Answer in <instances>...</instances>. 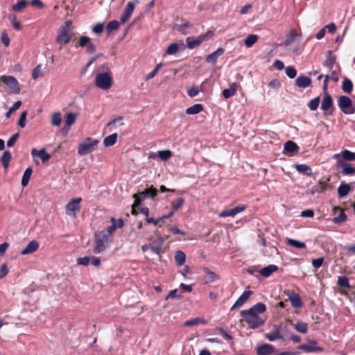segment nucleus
<instances>
[{
	"label": "nucleus",
	"instance_id": "nucleus-23",
	"mask_svg": "<svg viewBox=\"0 0 355 355\" xmlns=\"http://www.w3.org/2000/svg\"><path fill=\"white\" fill-rule=\"evenodd\" d=\"M295 83L299 87L306 88L311 85V80L307 76H300L297 78Z\"/></svg>",
	"mask_w": 355,
	"mask_h": 355
},
{
	"label": "nucleus",
	"instance_id": "nucleus-55",
	"mask_svg": "<svg viewBox=\"0 0 355 355\" xmlns=\"http://www.w3.org/2000/svg\"><path fill=\"white\" fill-rule=\"evenodd\" d=\"M199 92H200V89L198 86H193L187 89V94L190 97H194V96H197L199 94Z\"/></svg>",
	"mask_w": 355,
	"mask_h": 355
},
{
	"label": "nucleus",
	"instance_id": "nucleus-10",
	"mask_svg": "<svg viewBox=\"0 0 355 355\" xmlns=\"http://www.w3.org/2000/svg\"><path fill=\"white\" fill-rule=\"evenodd\" d=\"M0 82H2L8 85L12 93L19 94L20 92L21 89L19 84L14 76H0Z\"/></svg>",
	"mask_w": 355,
	"mask_h": 355
},
{
	"label": "nucleus",
	"instance_id": "nucleus-36",
	"mask_svg": "<svg viewBox=\"0 0 355 355\" xmlns=\"http://www.w3.org/2000/svg\"><path fill=\"white\" fill-rule=\"evenodd\" d=\"M352 89H353L352 82L349 79L345 78L343 82V85H342L343 91L345 93L350 94L352 91Z\"/></svg>",
	"mask_w": 355,
	"mask_h": 355
},
{
	"label": "nucleus",
	"instance_id": "nucleus-47",
	"mask_svg": "<svg viewBox=\"0 0 355 355\" xmlns=\"http://www.w3.org/2000/svg\"><path fill=\"white\" fill-rule=\"evenodd\" d=\"M338 284L340 286L349 288H350V284L349 283V279L346 276H340L338 279Z\"/></svg>",
	"mask_w": 355,
	"mask_h": 355
},
{
	"label": "nucleus",
	"instance_id": "nucleus-37",
	"mask_svg": "<svg viewBox=\"0 0 355 355\" xmlns=\"http://www.w3.org/2000/svg\"><path fill=\"white\" fill-rule=\"evenodd\" d=\"M265 337L270 341H275L278 339L284 340L283 336L278 331H270V333L266 334Z\"/></svg>",
	"mask_w": 355,
	"mask_h": 355
},
{
	"label": "nucleus",
	"instance_id": "nucleus-62",
	"mask_svg": "<svg viewBox=\"0 0 355 355\" xmlns=\"http://www.w3.org/2000/svg\"><path fill=\"white\" fill-rule=\"evenodd\" d=\"M19 137V134L18 133H15L7 141V146L8 147H11L16 142L17 138Z\"/></svg>",
	"mask_w": 355,
	"mask_h": 355
},
{
	"label": "nucleus",
	"instance_id": "nucleus-9",
	"mask_svg": "<svg viewBox=\"0 0 355 355\" xmlns=\"http://www.w3.org/2000/svg\"><path fill=\"white\" fill-rule=\"evenodd\" d=\"M82 202L81 198H76L71 200L65 207V212L67 215H73L74 217L76 216L77 213L80 210V202Z\"/></svg>",
	"mask_w": 355,
	"mask_h": 355
},
{
	"label": "nucleus",
	"instance_id": "nucleus-11",
	"mask_svg": "<svg viewBox=\"0 0 355 355\" xmlns=\"http://www.w3.org/2000/svg\"><path fill=\"white\" fill-rule=\"evenodd\" d=\"M78 46L85 47V52L87 54H92L96 52V46L91 42V38L87 36H81L79 39Z\"/></svg>",
	"mask_w": 355,
	"mask_h": 355
},
{
	"label": "nucleus",
	"instance_id": "nucleus-2",
	"mask_svg": "<svg viewBox=\"0 0 355 355\" xmlns=\"http://www.w3.org/2000/svg\"><path fill=\"white\" fill-rule=\"evenodd\" d=\"M110 240L105 231H99L95 234V246L94 253L99 254L105 250L110 245Z\"/></svg>",
	"mask_w": 355,
	"mask_h": 355
},
{
	"label": "nucleus",
	"instance_id": "nucleus-22",
	"mask_svg": "<svg viewBox=\"0 0 355 355\" xmlns=\"http://www.w3.org/2000/svg\"><path fill=\"white\" fill-rule=\"evenodd\" d=\"M278 270V267L276 265H268L259 270V273L263 277H270L274 272Z\"/></svg>",
	"mask_w": 355,
	"mask_h": 355
},
{
	"label": "nucleus",
	"instance_id": "nucleus-33",
	"mask_svg": "<svg viewBox=\"0 0 355 355\" xmlns=\"http://www.w3.org/2000/svg\"><path fill=\"white\" fill-rule=\"evenodd\" d=\"M187 46L189 49H193L200 45L199 40L197 37H188L186 39Z\"/></svg>",
	"mask_w": 355,
	"mask_h": 355
},
{
	"label": "nucleus",
	"instance_id": "nucleus-31",
	"mask_svg": "<svg viewBox=\"0 0 355 355\" xmlns=\"http://www.w3.org/2000/svg\"><path fill=\"white\" fill-rule=\"evenodd\" d=\"M32 173L33 170L31 167H28L25 170L21 178V185L24 187L28 184Z\"/></svg>",
	"mask_w": 355,
	"mask_h": 355
},
{
	"label": "nucleus",
	"instance_id": "nucleus-18",
	"mask_svg": "<svg viewBox=\"0 0 355 355\" xmlns=\"http://www.w3.org/2000/svg\"><path fill=\"white\" fill-rule=\"evenodd\" d=\"M225 49L223 48L220 47L217 49L216 51L207 56L206 62L208 63H211L212 64H215L216 63L218 58L223 55Z\"/></svg>",
	"mask_w": 355,
	"mask_h": 355
},
{
	"label": "nucleus",
	"instance_id": "nucleus-38",
	"mask_svg": "<svg viewBox=\"0 0 355 355\" xmlns=\"http://www.w3.org/2000/svg\"><path fill=\"white\" fill-rule=\"evenodd\" d=\"M298 34L296 30L292 29L290 31L288 34L286 35V38L285 40V45L289 46L294 40L297 37Z\"/></svg>",
	"mask_w": 355,
	"mask_h": 355
},
{
	"label": "nucleus",
	"instance_id": "nucleus-12",
	"mask_svg": "<svg viewBox=\"0 0 355 355\" xmlns=\"http://www.w3.org/2000/svg\"><path fill=\"white\" fill-rule=\"evenodd\" d=\"M246 208L247 206L245 205L241 204L232 209L222 211L219 213L218 216L221 218H225L228 216L234 217L239 213L245 211Z\"/></svg>",
	"mask_w": 355,
	"mask_h": 355
},
{
	"label": "nucleus",
	"instance_id": "nucleus-48",
	"mask_svg": "<svg viewBox=\"0 0 355 355\" xmlns=\"http://www.w3.org/2000/svg\"><path fill=\"white\" fill-rule=\"evenodd\" d=\"M178 44L177 43H172L167 47L166 50V54L174 55L178 51Z\"/></svg>",
	"mask_w": 355,
	"mask_h": 355
},
{
	"label": "nucleus",
	"instance_id": "nucleus-1",
	"mask_svg": "<svg viewBox=\"0 0 355 355\" xmlns=\"http://www.w3.org/2000/svg\"><path fill=\"white\" fill-rule=\"evenodd\" d=\"M72 37V21L71 20H67L60 27L55 41L60 45H65L70 42Z\"/></svg>",
	"mask_w": 355,
	"mask_h": 355
},
{
	"label": "nucleus",
	"instance_id": "nucleus-17",
	"mask_svg": "<svg viewBox=\"0 0 355 355\" xmlns=\"http://www.w3.org/2000/svg\"><path fill=\"white\" fill-rule=\"evenodd\" d=\"M164 239L162 236H159L157 239L153 241L150 244V250L155 254L159 255L162 251V247L164 243Z\"/></svg>",
	"mask_w": 355,
	"mask_h": 355
},
{
	"label": "nucleus",
	"instance_id": "nucleus-5",
	"mask_svg": "<svg viewBox=\"0 0 355 355\" xmlns=\"http://www.w3.org/2000/svg\"><path fill=\"white\" fill-rule=\"evenodd\" d=\"M157 195V191L155 188L150 187L146 188L144 191L135 193L132 198L135 200V205L139 206L142 201L148 198H154Z\"/></svg>",
	"mask_w": 355,
	"mask_h": 355
},
{
	"label": "nucleus",
	"instance_id": "nucleus-8",
	"mask_svg": "<svg viewBox=\"0 0 355 355\" xmlns=\"http://www.w3.org/2000/svg\"><path fill=\"white\" fill-rule=\"evenodd\" d=\"M338 107L346 114L354 113L355 108L352 106L351 98L346 96H341L338 101Z\"/></svg>",
	"mask_w": 355,
	"mask_h": 355
},
{
	"label": "nucleus",
	"instance_id": "nucleus-64",
	"mask_svg": "<svg viewBox=\"0 0 355 355\" xmlns=\"http://www.w3.org/2000/svg\"><path fill=\"white\" fill-rule=\"evenodd\" d=\"M347 253L349 256H352L355 254V243L352 245H350L346 248Z\"/></svg>",
	"mask_w": 355,
	"mask_h": 355
},
{
	"label": "nucleus",
	"instance_id": "nucleus-56",
	"mask_svg": "<svg viewBox=\"0 0 355 355\" xmlns=\"http://www.w3.org/2000/svg\"><path fill=\"white\" fill-rule=\"evenodd\" d=\"M27 112L24 111L21 112L20 115V118L18 121V125L21 128H24L26 125V120Z\"/></svg>",
	"mask_w": 355,
	"mask_h": 355
},
{
	"label": "nucleus",
	"instance_id": "nucleus-53",
	"mask_svg": "<svg viewBox=\"0 0 355 355\" xmlns=\"http://www.w3.org/2000/svg\"><path fill=\"white\" fill-rule=\"evenodd\" d=\"M178 289H173L169 292L168 295L165 297V300H168L169 298L172 299H180L182 296L179 295Z\"/></svg>",
	"mask_w": 355,
	"mask_h": 355
},
{
	"label": "nucleus",
	"instance_id": "nucleus-30",
	"mask_svg": "<svg viewBox=\"0 0 355 355\" xmlns=\"http://www.w3.org/2000/svg\"><path fill=\"white\" fill-rule=\"evenodd\" d=\"M77 117H78V114L73 113V112H68L65 115V119H64L65 125L71 126V125H73L76 122Z\"/></svg>",
	"mask_w": 355,
	"mask_h": 355
},
{
	"label": "nucleus",
	"instance_id": "nucleus-21",
	"mask_svg": "<svg viewBox=\"0 0 355 355\" xmlns=\"http://www.w3.org/2000/svg\"><path fill=\"white\" fill-rule=\"evenodd\" d=\"M288 300L294 308H301L303 306L301 297L297 293H292L289 295Z\"/></svg>",
	"mask_w": 355,
	"mask_h": 355
},
{
	"label": "nucleus",
	"instance_id": "nucleus-44",
	"mask_svg": "<svg viewBox=\"0 0 355 355\" xmlns=\"http://www.w3.org/2000/svg\"><path fill=\"white\" fill-rule=\"evenodd\" d=\"M184 203V200L182 198H179L176 200L171 202V205L173 211L178 210Z\"/></svg>",
	"mask_w": 355,
	"mask_h": 355
},
{
	"label": "nucleus",
	"instance_id": "nucleus-25",
	"mask_svg": "<svg viewBox=\"0 0 355 355\" xmlns=\"http://www.w3.org/2000/svg\"><path fill=\"white\" fill-rule=\"evenodd\" d=\"M237 89H238V84L236 83H233L232 84L230 85V88L225 89L222 92V94L225 98H229L235 94Z\"/></svg>",
	"mask_w": 355,
	"mask_h": 355
},
{
	"label": "nucleus",
	"instance_id": "nucleus-14",
	"mask_svg": "<svg viewBox=\"0 0 355 355\" xmlns=\"http://www.w3.org/2000/svg\"><path fill=\"white\" fill-rule=\"evenodd\" d=\"M138 3V0H133L128 3L125 8L124 12L120 18V21L122 24L125 23L129 19L135 10V6Z\"/></svg>",
	"mask_w": 355,
	"mask_h": 355
},
{
	"label": "nucleus",
	"instance_id": "nucleus-39",
	"mask_svg": "<svg viewBox=\"0 0 355 355\" xmlns=\"http://www.w3.org/2000/svg\"><path fill=\"white\" fill-rule=\"evenodd\" d=\"M259 37L257 35L250 34L245 40V45L247 47L252 46L258 40Z\"/></svg>",
	"mask_w": 355,
	"mask_h": 355
},
{
	"label": "nucleus",
	"instance_id": "nucleus-28",
	"mask_svg": "<svg viewBox=\"0 0 355 355\" xmlns=\"http://www.w3.org/2000/svg\"><path fill=\"white\" fill-rule=\"evenodd\" d=\"M336 62V57L333 55L331 51H327V58L324 65L328 67L329 70H332L333 67Z\"/></svg>",
	"mask_w": 355,
	"mask_h": 355
},
{
	"label": "nucleus",
	"instance_id": "nucleus-45",
	"mask_svg": "<svg viewBox=\"0 0 355 355\" xmlns=\"http://www.w3.org/2000/svg\"><path fill=\"white\" fill-rule=\"evenodd\" d=\"M62 122V117L60 112H55L51 116V124L53 126H60Z\"/></svg>",
	"mask_w": 355,
	"mask_h": 355
},
{
	"label": "nucleus",
	"instance_id": "nucleus-35",
	"mask_svg": "<svg viewBox=\"0 0 355 355\" xmlns=\"http://www.w3.org/2000/svg\"><path fill=\"white\" fill-rule=\"evenodd\" d=\"M202 270L204 273L207 276L208 282H213L219 279V276L211 271L209 268L205 267L203 268Z\"/></svg>",
	"mask_w": 355,
	"mask_h": 355
},
{
	"label": "nucleus",
	"instance_id": "nucleus-63",
	"mask_svg": "<svg viewBox=\"0 0 355 355\" xmlns=\"http://www.w3.org/2000/svg\"><path fill=\"white\" fill-rule=\"evenodd\" d=\"M281 84L279 80L273 79L268 83V86L272 89H278L280 87Z\"/></svg>",
	"mask_w": 355,
	"mask_h": 355
},
{
	"label": "nucleus",
	"instance_id": "nucleus-46",
	"mask_svg": "<svg viewBox=\"0 0 355 355\" xmlns=\"http://www.w3.org/2000/svg\"><path fill=\"white\" fill-rule=\"evenodd\" d=\"M213 36L214 32L212 31H208L206 33L198 36L197 38L201 44L203 42L207 41L209 39H211Z\"/></svg>",
	"mask_w": 355,
	"mask_h": 355
},
{
	"label": "nucleus",
	"instance_id": "nucleus-41",
	"mask_svg": "<svg viewBox=\"0 0 355 355\" xmlns=\"http://www.w3.org/2000/svg\"><path fill=\"white\" fill-rule=\"evenodd\" d=\"M28 5L26 0H21L12 6V9L15 12H20Z\"/></svg>",
	"mask_w": 355,
	"mask_h": 355
},
{
	"label": "nucleus",
	"instance_id": "nucleus-60",
	"mask_svg": "<svg viewBox=\"0 0 355 355\" xmlns=\"http://www.w3.org/2000/svg\"><path fill=\"white\" fill-rule=\"evenodd\" d=\"M103 31V24L98 23L92 27V31L96 35H100Z\"/></svg>",
	"mask_w": 355,
	"mask_h": 355
},
{
	"label": "nucleus",
	"instance_id": "nucleus-50",
	"mask_svg": "<svg viewBox=\"0 0 355 355\" xmlns=\"http://www.w3.org/2000/svg\"><path fill=\"white\" fill-rule=\"evenodd\" d=\"M41 64H38L32 72V78L34 80L37 79L40 76H42Z\"/></svg>",
	"mask_w": 355,
	"mask_h": 355
},
{
	"label": "nucleus",
	"instance_id": "nucleus-13",
	"mask_svg": "<svg viewBox=\"0 0 355 355\" xmlns=\"http://www.w3.org/2000/svg\"><path fill=\"white\" fill-rule=\"evenodd\" d=\"M299 349L303 350L306 353H311L316 352H322V348L318 345L315 340H309L306 344H302L298 346Z\"/></svg>",
	"mask_w": 355,
	"mask_h": 355
},
{
	"label": "nucleus",
	"instance_id": "nucleus-61",
	"mask_svg": "<svg viewBox=\"0 0 355 355\" xmlns=\"http://www.w3.org/2000/svg\"><path fill=\"white\" fill-rule=\"evenodd\" d=\"M347 220V216L344 213H340L337 217L334 218V222L341 223Z\"/></svg>",
	"mask_w": 355,
	"mask_h": 355
},
{
	"label": "nucleus",
	"instance_id": "nucleus-19",
	"mask_svg": "<svg viewBox=\"0 0 355 355\" xmlns=\"http://www.w3.org/2000/svg\"><path fill=\"white\" fill-rule=\"evenodd\" d=\"M298 150H299V147L296 144V143H295L294 141L289 140V141H287L284 144V150H283V153L284 154L297 153Z\"/></svg>",
	"mask_w": 355,
	"mask_h": 355
},
{
	"label": "nucleus",
	"instance_id": "nucleus-16",
	"mask_svg": "<svg viewBox=\"0 0 355 355\" xmlns=\"http://www.w3.org/2000/svg\"><path fill=\"white\" fill-rule=\"evenodd\" d=\"M275 352V348L270 344H263L257 347L258 355H270Z\"/></svg>",
	"mask_w": 355,
	"mask_h": 355
},
{
	"label": "nucleus",
	"instance_id": "nucleus-43",
	"mask_svg": "<svg viewBox=\"0 0 355 355\" xmlns=\"http://www.w3.org/2000/svg\"><path fill=\"white\" fill-rule=\"evenodd\" d=\"M295 329L300 333L306 334L308 330V325L304 322H298L295 324Z\"/></svg>",
	"mask_w": 355,
	"mask_h": 355
},
{
	"label": "nucleus",
	"instance_id": "nucleus-7",
	"mask_svg": "<svg viewBox=\"0 0 355 355\" xmlns=\"http://www.w3.org/2000/svg\"><path fill=\"white\" fill-rule=\"evenodd\" d=\"M240 315L252 329L259 328L264 324V320L259 315L248 313L245 311H241Z\"/></svg>",
	"mask_w": 355,
	"mask_h": 355
},
{
	"label": "nucleus",
	"instance_id": "nucleus-34",
	"mask_svg": "<svg viewBox=\"0 0 355 355\" xmlns=\"http://www.w3.org/2000/svg\"><path fill=\"white\" fill-rule=\"evenodd\" d=\"M203 110V105L202 104H195L186 110L187 114H196Z\"/></svg>",
	"mask_w": 355,
	"mask_h": 355
},
{
	"label": "nucleus",
	"instance_id": "nucleus-24",
	"mask_svg": "<svg viewBox=\"0 0 355 355\" xmlns=\"http://www.w3.org/2000/svg\"><path fill=\"white\" fill-rule=\"evenodd\" d=\"M295 168L300 174L310 177L313 175L311 168L306 164H296Z\"/></svg>",
	"mask_w": 355,
	"mask_h": 355
},
{
	"label": "nucleus",
	"instance_id": "nucleus-51",
	"mask_svg": "<svg viewBox=\"0 0 355 355\" xmlns=\"http://www.w3.org/2000/svg\"><path fill=\"white\" fill-rule=\"evenodd\" d=\"M203 322H204L203 320H202L199 318H195L185 321L184 323V325L190 327V326L197 325L200 323H203Z\"/></svg>",
	"mask_w": 355,
	"mask_h": 355
},
{
	"label": "nucleus",
	"instance_id": "nucleus-27",
	"mask_svg": "<svg viewBox=\"0 0 355 355\" xmlns=\"http://www.w3.org/2000/svg\"><path fill=\"white\" fill-rule=\"evenodd\" d=\"M350 191L349 184L342 183L338 188V196L340 198L346 196Z\"/></svg>",
	"mask_w": 355,
	"mask_h": 355
},
{
	"label": "nucleus",
	"instance_id": "nucleus-54",
	"mask_svg": "<svg viewBox=\"0 0 355 355\" xmlns=\"http://www.w3.org/2000/svg\"><path fill=\"white\" fill-rule=\"evenodd\" d=\"M324 257H320V258H318V259H314L311 261L312 266H313V268L318 269V268H320L322 266V264L324 263Z\"/></svg>",
	"mask_w": 355,
	"mask_h": 355
},
{
	"label": "nucleus",
	"instance_id": "nucleus-59",
	"mask_svg": "<svg viewBox=\"0 0 355 355\" xmlns=\"http://www.w3.org/2000/svg\"><path fill=\"white\" fill-rule=\"evenodd\" d=\"M252 294V291H245L238 298L241 302L244 304V302L250 297V296Z\"/></svg>",
	"mask_w": 355,
	"mask_h": 355
},
{
	"label": "nucleus",
	"instance_id": "nucleus-52",
	"mask_svg": "<svg viewBox=\"0 0 355 355\" xmlns=\"http://www.w3.org/2000/svg\"><path fill=\"white\" fill-rule=\"evenodd\" d=\"M286 74L290 78H294L297 75V71L294 67L288 66L286 68Z\"/></svg>",
	"mask_w": 355,
	"mask_h": 355
},
{
	"label": "nucleus",
	"instance_id": "nucleus-4",
	"mask_svg": "<svg viewBox=\"0 0 355 355\" xmlns=\"http://www.w3.org/2000/svg\"><path fill=\"white\" fill-rule=\"evenodd\" d=\"M112 83L113 79L110 72L100 73L96 76L95 85L101 89H109L112 86Z\"/></svg>",
	"mask_w": 355,
	"mask_h": 355
},
{
	"label": "nucleus",
	"instance_id": "nucleus-49",
	"mask_svg": "<svg viewBox=\"0 0 355 355\" xmlns=\"http://www.w3.org/2000/svg\"><path fill=\"white\" fill-rule=\"evenodd\" d=\"M320 97L317 96L314 98H313L308 104V107L309 109L312 111L316 110L319 106L320 104Z\"/></svg>",
	"mask_w": 355,
	"mask_h": 355
},
{
	"label": "nucleus",
	"instance_id": "nucleus-20",
	"mask_svg": "<svg viewBox=\"0 0 355 355\" xmlns=\"http://www.w3.org/2000/svg\"><path fill=\"white\" fill-rule=\"evenodd\" d=\"M39 243L37 241L33 240L31 241L26 248L21 251V254L22 255H26L28 254H31L37 250L39 248Z\"/></svg>",
	"mask_w": 355,
	"mask_h": 355
},
{
	"label": "nucleus",
	"instance_id": "nucleus-42",
	"mask_svg": "<svg viewBox=\"0 0 355 355\" xmlns=\"http://www.w3.org/2000/svg\"><path fill=\"white\" fill-rule=\"evenodd\" d=\"M119 27V23L116 20H113L110 21L106 26V31L108 34L111 33L112 31H116Z\"/></svg>",
	"mask_w": 355,
	"mask_h": 355
},
{
	"label": "nucleus",
	"instance_id": "nucleus-15",
	"mask_svg": "<svg viewBox=\"0 0 355 355\" xmlns=\"http://www.w3.org/2000/svg\"><path fill=\"white\" fill-rule=\"evenodd\" d=\"M266 306L262 302H258L253 306L250 308L248 310H244L245 312L250 314L258 315L260 313L265 312Z\"/></svg>",
	"mask_w": 355,
	"mask_h": 355
},
{
	"label": "nucleus",
	"instance_id": "nucleus-26",
	"mask_svg": "<svg viewBox=\"0 0 355 355\" xmlns=\"http://www.w3.org/2000/svg\"><path fill=\"white\" fill-rule=\"evenodd\" d=\"M333 106V100L331 96L326 94L321 103V109L324 111H328Z\"/></svg>",
	"mask_w": 355,
	"mask_h": 355
},
{
	"label": "nucleus",
	"instance_id": "nucleus-6",
	"mask_svg": "<svg viewBox=\"0 0 355 355\" xmlns=\"http://www.w3.org/2000/svg\"><path fill=\"white\" fill-rule=\"evenodd\" d=\"M98 144V141L97 139L87 137L79 144L78 153L80 155L89 154L96 148Z\"/></svg>",
	"mask_w": 355,
	"mask_h": 355
},
{
	"label": "nucleus",
	"instance_id": "nucleus-58",
	"mask_svg": "<svg viewBox=\"0 0 355 355\" xmlns=\"http://www.w3.org/2000/svg\"><path fill=\"white\" fill-rule=\"evenodd\" d=\"M90 257H80V258H78L77 259V263L78 265H82V266H87L89 265V263H90Z\"/></svg>",
	"mask_w": 355,
	"mask_h": 355
},
{
	"label": "nucleus",
	"instance_id": "nucleus-57",
	"mask_svg": "<svg viewBox=\"0 0 355 355\" xmlns=\"http://www.w3.org/2000/svg\"><path fill=\"white\" fill-rule=\"evenodd\" d=\"M162 67V63H159L158 64H157V66L155 67V68L150 72L148 74V76H146V80H149L150 79H152L153 78L155 77V76L157 73V71L158 70Z\"/></svg>",
	"mask_w": 355,
	"mask_h": 355
},
{
	"label": "nucleus",
	"instance_id": "nucleus-40",
	"mask_svg": "<svg viewBox=\"0 0 355 355\" xmlns=\"http://www.w3.org/2000/svg\"><path fill=\"white\" fill-rule=\"evenodd\" d=\"M287 243L291 246L296 248L297 249L306 248V244L304 242L299 241L293 239H288Z\"/></svg>",
	"mask_w": 355,
	"mask_h": 355
},
{
	"label": "nucleus",
	"instance_id": "nucleus-32",
	"mask_svg": "<svg viewBox=\"0 0 355 355\" xmlns=\"http://www.w3.org/2000/svg\"><path fill=\"white\" fill-rule=\"evenodd\" d=\"M117 133H113L107 137H106L103 140V144L106 147L113 146L117 140Z\"/></svg>",
	"mask_w": 355,
	"mask_h": 355
},
{
	"label": "nucleus",
	"instance_id": "nucleus-29",
	"mask_svg": "<svg viewBox=\"0 0 355 355\" xmlns=\"http://www.w3.org/2000/svg\"><path fill=\"white\" fill-rule=\"evenodd\" d=\"M186 260V255L184 252L178 250L175 253V261L178 266H182Z\"/></svg>",
	"mask_w": 355,
	"mask_h": 355
},
{
	"label": "nucleus",
	"instance_id": "nucleus-3",
	"mask_svg": "<svg viewBox=\"0 0 355 355\" xmlns=\"http://www.w3.org/2000/svg\"><path fill=\"white\" fill-rule=\"evenodd\" d=\"M337 158V167L341 169L340 173L345 175L355 173V168L347 161L355 160V157H336Z\"/></svg>",
	"mask_w": 355,
	"mask_h": 355
}]
</instances>
